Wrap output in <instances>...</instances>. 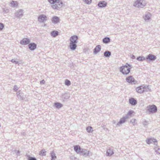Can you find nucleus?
Segmentation results:
<instances>
[{
    "label": "nucleus",
    "mask_w": 160,
    "mask_h": 160,
    "mask_svg": "<svg viewBox=\"0 0 160 160\" xmlns=\"http://www.w3.org/2000/svg\"><path fill=\"white\" fill-rule=\"evenodd\" d=\"M52 4L51 7L54 9L59 10L63 6V3L61 0H48Z\"/></svg>",
    "instance_id": "nucleus-1"
},
{
    "label": "nucleus",
    "mask_w": 160,
    "mask_h": 160,
    "mask_svg": "<svg viewBox=\"0 0 160 160\" xmlns=\"http://www.w3.org/2000/svg\"><path fill=\"white\" fill-rule=\"evenodd\" d=\"M78 39V36L75 35H73L70 38L69 47L71 50L73 51L76 49Z\"/></svg>",
    "instance_id": "nucleus-2"
},
{
    "label": "nucleus",
    "mask_w": 160,
    "mask_h": 160,
    "mask_svg": "<svg viewBox=\"0 0 160 160\" xmlns=\"http://www.w3.org/2000/svg\"><path fill=\"white\" fill-rule=\"evenodd\" d=\"M131 68L130 64L127 63L125 65L120 68V71L123 74L127 75L130 72Z\"/></svg>",
    "instance_id": "nucleus-3"
},
{
    "label": "nucleus",
    "mask_w": 160,
    "mask_h": 160,
    "mask_svg": "<svg viewBox=\"0 0 160 160\" xmlns=\"http://www.w3.org/2000/svg\"><path fill=\"white\" fill-rule=\"evenodd\" d=\"M146 3L145 0H137L133 3V6L138 8H143L146 6Z\"/></svg>",
    "instance_id": "nucleus-4"
},
{
    "label": "nucleus",
    "mask_w": 160,
    "mask_h": 160,
    "mask_svg": "<svg viewBox=\"0 0 160 160\" xmlns=\"http://www.w3.org/2000/svg\"><path fill=\"white\" fill-rule=\"evenodd\" d=\"M147 108L149 114L155 113L158 111L157 108L155 105H149L147 107Z\"/></svg>",
    "instance_id": "nucleus-5"
},
{
    "label": "nucleus",
    "mask_w": 160,
    "mask_h": 160,
    "mask_svg": "<svg viewBox=\"0 0 160 160\" xmlns=\"http://www.w3.org/2000/svg\"><path fill=\"white\" fill-rule=\"evenodd\" d=\"M70 96L69 94L67 92L62 94L60 96V100L62 102H65L67 101L69 98Z\"/></svg>",
    "instance_id": "nucleus-6"
},
{
    "label": "nucleus",
    "mask_w": 160,
    "mask_h": 160,
    "mask_svg": "<svg viewBox=\"0 0 160 160\" xmlns=\"http://www.w3.org/2000/svg\"><path fill=\"white\" fill-rule=\"evenodd\" d=\"M126 80L128 83L132 84H134L137 83V81L132 76H130L126 78Z\"/></svg>",
    "instance_id": "nucleus-7"
},
{
    "label": "nucleus",
    "mask_w": 160,
    "mask_h": 160,
    "mask_svg": "<svg viewBox=\"0 0 160 160\" xmlns=\"http://www.w3.org/2000/svg\"><path fill=\"white\" fill-rule=\"evenodd\" d=\"M47 20V16L44 14H41L38 16V21L40 22H44Z\"/></svg>",
    "instance_id": "nucleus-8"
},
{
    "label": "nucleus",
    "mask_w": 160,
    "mask_h": 160,
    "mask_svg": "<svg viewBox=\"0 0 160 160\" xmlns=\"http://www.w3.org/2000/svg\"><path fill=\"white\" fill-rule=\"evenodd\" d=\"M24 12L22 9H20L17 11L15 12V16L18 18H20L23 15Z\"/></svg>",
    "instance_id": "nucleus-9"
},
{
    "label": "nucleus",
    "mask_w": 160,
    "mask_h": 160,
    "mask_svg": "<svg viewBox=\"0 0 160 160\" xmlns=\"http://www.w3.org/2000/svg\"><path fill=\"white\" fill-rule=\"evenodd\" d=\"M156 59V56L151 54H149L146 58V60H148L149 61L153 62Z\"/></svg>",
    "instance_id": "nucleus-10"
},
{
    "label": "nucleus",
    "mask_w": 160,
    "mask_h": 160,
    "mask_svg": "<svg viewBox=\"0 0 160 160\" xmlns=\"http://www.w3.org/2000/svg\"><path fill=\"white\" fill-rule=\"evenodd\" d=\"M146 86L144 85L138 86L136 89V91L138 93H142L145 91V88Z\"/></svg>",
    "instance_id": "nucleus-11"
},
{
    "label": "nucleus",
    "mask_w": 160,
    "mask_h": 160,
    "mask_svg": "<svg viewBox=\"0 0 160 160\" xmlns=\"http://www.w3.org/2000/svg\"><path fill=\"white\" fill-rule=\"evenodd\" d=\"M90 152L87 150L82 148L81 152L80 154L83 155L85 157H87L89 156Z\"/></svg>",
    "instance_id": "nucleus-12"
},
{
    "label": "nucleus",
    "mask_w": 160,
    "mask_h": 160,
    "mask_svg": "<svg viewBox=\"0 0 160 160\" xmlns=\"http://www.w3.org/2000/svg\"><path fill=\"white\" fill-rule=\"evenodd\" d=\"M146 142L148 144H150V143H154L155 145L156 146L158 145V142L157 140L156 139L151 138L147 139L146 140Z\"/></svg>",
    "instance_id": "nucleus-13"
},
{
    "label": "nucleus",
    "mask_w": 160,
    "mask_h": 160,
    "mask_svg": "<svg viewBox=\"0 0 160 160\" xmlns=\"http://www.w3.org/2000/svg\"><path fill=\"white\" fill-rule=\"evenodd\" d=\"M30 42V40L28 38H24L20 41V44L22 45H27L29 44Z\"/></svg>",
    "instance_id": "nucleus-14"
},
{
    "label": "nucleus",
    "mask_w": 160,
    "mask_h": 160,
    "mask_svg": "<svg viewBox=\"0 0 160 160\" xmlns=\"http://www.w3.org/2000/svg\"><path fill=\"white\" fill-rule=\"evenodd\" d=\"M28 48L31 51H33L37 48V44L34 42L30 43L28 45Z\"/></svg>",
    "instance_id": "nucleus-15"
},
{
    "label": "nucleus",
    "mask_w": 160,
    "mask_h": 160,
    "mask_svg": "<svg viewBox=\"0 0 160 160\" xmlns=\"http://www.w3.org/2000/svg\"><path fill=\"white\" fill-rule=\"evenodd\" d=\"M80 147L79 145H75L74 146V149L78 154H80V152L82 149Z\"/></svg>",
    "instance_id": "nucleus-16"
},
{
    "label": "nucleus",
    "mask_w": 160,
    "mask_h": 160,
    "mask_svg": "<svg viewBox=\"0 0 160 160\" xmlns=\"http://www.w3.org/2000/svg\"><path fill=\"white\" fill-rule=\"evenodd\" d=\"M129 102L130 104L132 106H135L137 103V100L132 98H131L129 99Z\"/></svg>",
    "instance_id": "nucleus-17"
},
{
    "label": "nucleus",
    "mask_w": 160,
    "mask_h": 160,
    "mask_svg": "<svg viewBox=\"0 0 160 160\" xmlns=\"http://www.w3.org/2000/svg\"><path fill=\"white\" fill-rule=\"evenodd\" d=\"M60 18L56 16H54L52 17V22L54 24H57L60 22Z\"/></svg>",
    "instance_id": "nucleus-18"
},
{
    "label": "nucleus",
    "mask_w": 160,
    "mask_h": 160,
    "mask_svg": "<svg viewBox=\"0 0 160 160\" xmlns=\"http://www.w3.org/2000/svg\"><path fill=\"white\" fill-rule=\"evenodd\" d=\"M107 3L104 1H100L98 4V6L100 8H104L107 5Z\"/></svg>",
    "instance_id": "nucleus-19"
},
{
    "label": "nucleus",
    "mask_w": 160,
    "mask_h": 160,
    "mask_svg": "<svg viewBox=\"0 0 160 160\" xmlns=\"http://www.w3.org/2000/svg\"><path fill=\"white\" fill-rule=\"evenodd\" d=\"M128 118V116L123 117L120 119L119 121L118 122L117 125L118 126H119L120 125L126 122V119Z\"/></svg>",
    "instance_id": "nucleus-20"
},
{
    "label": "nucleus",
    "mask_w": 160,
    "mask_h": 160,
    "mask_svg": "<svg viewBox=\"0 0 160 160\" xmlns=\"http://www.w3.org/2000/svg\"><path fill=\"white\" fill-rule=\"evenodd\" d=\"M101 49V46L100 45L96 46L95 48L93 49V53L94 54H97L99 52Z\"/></svg>",
    "instance_id": "nucleus-21"
},
{
    "label": "nucleus",
    "mask_w": 160,
    "mask_h": 160,
    "mask_svg": "<svg viewBox=\"0 0 160 160\" xmlns=\"http://www.w3.org/2000/svg\"><path fill=\"white\" fill-rule=\"evenodd\" d=\"M114 151L112 149L109 148L107 149L106 155L107 156H111L114 154Z\"/></svg>",
    "instance_id": "nucleus-22"
},
{
    "label": "nucleus",
    "mask_w": 160,
    "mask_h": 160,
    "mask_svg": "<svg viewBox=\"0 0 160 160\" xmlns=\"http://www.w3.org/2000/svg\"><path fill=\"white\" fill-rule=\"evenodd\" d=\"M54 107L58 109H59L63 107L62 104L59 102H56L54 103Z\"/></svg>",
    "instance_id": "nucleus-23"
},
{
    "label": "nucleus",
    "mask_w": 160,
    "mask_h": 160,
    "mask_svg": "<svg viewBox=\"0 0 160 160\" xmlns=\"http://www.w3.org/2000/svg\"><path fill=\"white\" fill-rule=\"evenodd\" d=\"M59 32L57 31L53 30L50 33L51 35L53 37L55 38L58 35Z\"/></svg>",
    "instance_id": "nucleus-24"
},
{
    "label": "nucleus",
    "mask_w": 160,
    "mask_h": 160,
    "mask_svg": "<svg viewBox=\"0 0 160 160\" xmlns=\"http://www.w3.org/2000/svg\"><path fill=\"white\" fill-rule=\"evenodd\" d=\"M151 16V14L149 13L146 14L144 17V19L146 21L148 22V21L150 19Z\"/></svg>",
    "instance_id": "nucleus-25"
},
{
    "label": "nucleus",
    "mask_w": 160,
    "mask_h": 160,
    "mask_svg": "<svg viewBox=\"0 0 160 160\" xmlns=\"http://www.w3.org/2000/svg\"><path fill=\"white\" fill-rule=\"evenodd\" d=\"M110 41V39L109 37H106L104 38L102 40L103 42L104 43H108Z\"/></svg>",
    "instance_id": "nucleus-26"
},
{
    "label": "nucleus",
    "mask_w": 160,
    "mask_h": 160,
    "mask_svg": "<svg viewBox=\"0 0 160 160\" xmlns=\"http://www.w3.org/2000/svg\"><path fill=\"white\" fill-rule=\"evenodd\" d=\"M50 154L51 158V160H55L57 158V157L56 156L53 151L51 152Z\"/></svg>",
    "instance_id": "nucleus-27"
},
{
    "label": "nucleus",
    "mask_w": 160,
    "mask_h": 160,
    "mask_svg": "<svg viewBox=\"0 0 160 160\" xmlns=\"http://www.w3.org/2000/svg\"><path fill=\"white\" fill-rule=\"evenodd\" d=\"M111 54V52L108 51H105L104 53V56L106 57H109Z\"/></svg>",
    "instance_id": "nucleus-28"
},
{
    "label": "nucleus",
    "mask_w": 160,
    "mask_h": 160,
    "mask_svg": "<svg viewBox=\"0 0 160 160\" xmlns=\"http://www.w3.org/2000/svg\"><path fill=\"white\" fill-rule=\"evenodd\" d=\"M10 4L11 5V6L12 7H17L18 5V3L17 2L12 1L11 2Z\"/></svg>",
    "instance_id": "nucleus-29"
},
{
    "label": "nucleus",
    "mask_w": 160,
    "mask_h": 160,
    "mask_svg": "<svg viewBox=\"0 0 160 160\" xmlns=\"http://www.w3.org/2000/svg\"><path fill=\"white\" fill-rule=\"evenodd\" d=\"M136 59L137 60L140 61H142L146 59V58L143 56H139L137 57Z\"/></svg>",
    "instance_id": "nucleus-30"
},
{
    "label": "nucleus",
    "mask_w": 160,
    "mask_h": 160,
    "mask_svg": "<svg viewBox=\"0 0 160 160\" xmlns=\"http://www.w3.org/2000/svg\"><path fill=\"white\" fill-rule=\"evenodd\" d=\"M87 132L89 133L92 132H93V128L91 126H88L86 128Z\"/></svg>",
    "instance_id": "nucleus-31"
},
{
    "label": "nucleus",
    "mask_w": 160,
    "mask_h": 160,
    "mask_svg": "<svg viewBox=\"0 0 160 160\" xmlns=\"http://www.w3.org/2000/svg\"><path fill=\"white\" fill-rule=\"evenodd\" d=\"M40 154L42 156H44L46 155V152L45 151V149H42L40 151Z\"/></svg>",
    "instance_id": "nucleus-32"
},
{
    "label": "nucleus",
    "mask_w": 160,
    "mask_h": 160,
    "mask_svg": "<svg viewBox=\"0 0 160 160\" xmlns=\"http://www.w3.org/2000/svg\"><path fill=\"white\" fill-rule=\"evenodd\" d=\"M71 82L69 80L67 79L65 80V84L66 85L69 86L71 85Z\"/></svg>",
    "instance_id": "nucleus-33"
},
{
    "label": "nucleus",
    "mask_w": 160,
    "mask_h": 160,
    "mask_svg": "<svg viewBox=\"0 0 160 160\" xmlns=\"http://www.w3.org/2000/svg\"><path fill=\"white\" fill-rule=\"evenodd\" d=\"M136 120L135 119H132L130 121V122L132 123L133 125H135L136 124Z\"/></svg>",
    "instance_id": "nucleus-34"
},
{
    "label": "nucleus",
    "mask_w": 160,
    "mask_h": 160,
    "mask_svg": "<svg viewBox=\"0 0 160 160\" xmlns=\"http://www.w3.org/2000/svg\"><path fill=\"white\" fill-rule=\"evenodd\" d=\"M11 62H12V63H14L16 64H18V62L16 60V59H12L10 61Z\"/></svg>",
    "instance_id": "nucleus-35"
},
{
    "label": "nucleus",
    "mask_w": 160,
    "mask_h": 160,
    "mask_svg": "<svg viewBox=\"0 0 160 160\" xmlns=\"http://www.w3.org/2000/svg\"><path fill=\"white\" fill-rule=\"evenodd\" d=\"M83 1L88 4H90L92 1V0H83Z\"/></svg>",
    "instance_id": "nucleus-36"
},
{
    "label": "nucleus",
    "mask_w": 160,
    "mask_h": 160,
    "mask_svg": "<svg viewBox=\"0 0 160 160\" xmlns=\"http://www.w3.org/2000/svg\"><path fill=\"white\" fill-rule=\"evenodd\" d=\"M28 160H37V159L35 157H32L28 156Z\"/></svg>",
    "instance_id": "nucleus-37"
},
{
    "label": "nucleus",
    "mask_w": 160,
    "mask_h": 160,
    "mask_svg": "<svg viewBox=\"0 0 160 160\" xmlns=\"http://www.w3.org/2000/svg\"><path fill=\"white\" fill-rule=\"evenodd\" d=\"M17 96L18 98L21 100L23 99V98H22L21 95H20L19 92H18L17 93Z\"/></svg>",
    "instance_id": "nucleus-38"
},
{
    "label": "nucleus",
    "mask_w": 160,
    "mask_h": 160,
    "mask_svg": "<svg viewBox=\"0 0 160 160\" xmlns=\"http://www.w3.org/2000/svg\"><path fill=\"white\" fill-rule=\"evenodd\" d=\"M133 112V111L132 110H129L127 113V115L126 116H128H128L131 115Z\"/></svg>",
    "instance_id": "nucleus-39"
},
{
    "label": "nucleus",
    "mask_w": 160,
    "mask_h": 160,
    "mask_svg": "<svg viewBox=\"0 0 160 160\" xmlns=\"http://www.w3.org/2000/svg\"><path fill=\"white\" fill-rule=\"evenodd\" d=\"M146 87L145 88V91L148 92L150 91V88L149 85L145 86Z\"/></svg>",
    "instance_id": "nucleus-40"
},
{
    "label": "nucleus",
    "mask_w": 160,
    "mask_h": 160,
    "mask_svg": "<svg viewBox=\"0 0 160 160\" xmlns=\"http://www.w3.org/2000/svg\"><path fill=\"white\" fill-rule=\"evenodd\" d=\"M4 27V25L2 23H0V31H2Z\"/></svg>",
    "instance_id": "nucleus-41"
},
{
    "label": "nucleus",
    "mask_w": 160,
    "mask_h": 160,
    "mask_svg": "<svg viewBox=\"0 0 160 160\" xmlns=\"http://www.w3.org/2000/svg\"><path fill=\"white\" fill-rule=\"evenodd\" d=\"M18 87L15 85L14 86L13 89L14 91H15V92H16L18 89Z\"/></svg>",
    "instance_id": "nucleus-42"
},
{
    "label": "nucleus",
    "mask_w": 160,
    "mask_h": 160,
    "mask_svg": "<svg viewBox=\"0 0 160 160\" xmlns=\"http://www.w3.org/2000/svg\"><path fill=\"white\" fill-rule=\"evenodd\" d=\"M157 148H154V149L155 150V152H156V153L158 154L159 155L160 154V152L158 150H157Z\"/></svg>",
    "instance_id": "nucleus-43"
},
{
    "label": "nucleus",
    "mask_w": 160,
    "mask_h": 160,
    "mask_svg": "<svg viewBox=\"0 0 160 160\" xmlns=\"http://www.w3.org/2000/svg\"><path fill=\"white\" fill-rule=\"evenodd\" d=\"M45 81L44 79H43L40 81V83L41 84H44L45 83Z\"/></svg>",
    "instance_id": "nucleus-44"
},
{
    "label": "nucleus",
    "mask_w": 160,
    "mask_h": 160,
    "mask_svg": "<svg viewBox=\"0 0 160 160\" xmlns=\"http://www.w3.org/2000/svg\"><path fill=\"white\" fill-rule=\"evenodd\" d=\"M131 58L132 59H134L135 58V57L134 55L132 54L131 56Z\"/></svg>",
    "instance_id": "nucleus-45"
},
{
    "label": "nucleus",
    "mask_w": 160,
    "mask_h": 160,
    "mask_svg": "<svg viewBox=\"0 0 160 160\" xmlns=\"http://www.w3.org/2000/svg\"><path fill=\"white\" fill-rule=\"evenodd\" d=\"M16 153L17 154H20V151L19 150L16 151Z\"/></svg>",
    "instance_id": "nucleus-46"
},
{
    "label": "nucleus",
    "mask_w": 160,
    "mask_h": 160,
    "mask_svg": "<svg viewBox=\"0 0 160 160\" xmlns=\"http://www.w3.org/2000/svg\"><path fill=\"white\" fill-rule=\"evenodd\" d=\"M157 150L160 152V148H158V149H157Z\"/></svg>",
    "instance_id": "nucleus-47"
}]
</instances>
